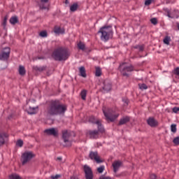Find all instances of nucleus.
Here are the masks:
<instances>
[{"instance_id": "nucleus-3", "label": "nucleus", "mask_w": 179, "mask_h": 179, "mask_svg": "<svg viewBox=\"0 0 179 179\" xmlns=\"http://www.w3.org/2000/svg\"><path fill=\"white\" fill-rule=\"evenodd\" d=\"M98 33H101V40L102 41H108L110 37L113 36V27L111 26L103 27L101 28Z\"/></svg>"}, {"instance_id": "nucleus-27", "label": "nucleus", "mask_w": 179, "mask_h": 179, "mask_svg": "<svg viewBox=\"0 0 179 179\" xmlns=\"http://www.w3.org/2000/svg\"><path fill=\"white\" fill-rule=\"evenodd\" d=\"M70 10L71 12H76V10H78V3H73L70 6Z\"/></svg>"}, {"instance_id": "nucleus-10", "label": "nucleus", "mask_w": 179, "mask_h": 179, "mask_svg": "<svg viewBox=\"0 0 179 179\" xmlns=\"http://www.w3.org/2000/svg\"><path fill=\"white\" fill-rule=\"evenodd\" d=\"M71 136V134L68 131H63L62 137L64 139V143H66V146H71L72 145V142L69 141V137Z\"/></svg>"}, {"instance_id": "nucleus-17", "label": "nucleus", "mask_w": 179, "mask_h": 179, "mask_svg": "<svg viewBox=\"0 0 179 179\" xmlns=\"http://www.w3.org/2000/svg\"><path fill=\"white\" fill-rule=\"evenodd\" d=\"M168 17H171V19L176 18L179 17V11L178 10H175L171 13H168Z\"/></svg>"}, {"instance_id": "nucleus-21", "label": "nucleus", "mask_w": 179, "mask_h": 179, "mask_svg": "<svg viewBox=\"0 0 179 179\" xmlns=\"http://www.w3.org/2000/svg\"><path fill=\"white\" fill-rule=\"evenodd\" d=\"M127 122H129V117L128 116L122 118L119 122V125H124V124H127Z\"/></svg>"}, {"instance_id": "nucleus-42", "label": "nucleus", "mask_w": 179, "mask_h": 179, "mask_svg": "<svg viewBox=\"0 0 179 179\" xmlns=\"http://www.w3.org/2000/svg\"><path fill=\"white\" fill-rule=\"evenodd\" d=\"M173 142V143H175V145H179V137L175 138Z\"/></svg>"}, {"instance_id": "nucleus-13", "label": "nucleus", "mask_w": 179, "mask_h": 179, "mask_svg": "<svg viewBox=\"0 0 179 179\" xmlns=\"http://www.w3.org/2000/svg\"><path fill=\"white\" fill-rule=\"evenodd\" d=\"M44 132L47 135H52V136H57L58 135V131L54 128L45 129Z\"/></svg>"}, {"instance_id": "nucleus-34", "label": "nucleus", "mask_w": 179, "mask_h": 179, "mask_svg": "<svg viewBox=\"0 0 179 179\" xmlns=\"http://www.w3.org/2000/svg\"><path fill=\"white\" fill-rule=\"evenodd\" d=\"M97 125H98V129L99 132H101V133L104 132V127H103V126L101 125V121Z\"/></svg>"}, {"instance_id": "nucleus-33", "label": "nucleus", "mask_w": 179, "mask_h": 179, "mask_svg": "<svg viewBox=\"0 0 179 179\" xmlns=\"http://www.w3.org/2000/svg\"><path fill=\"white\" fill-rule=\"evenodd\" d=\"M45 70V66H36L35 71H38V72H43V71Z\"/></svg>"}, {"instance_id": "nucleus-11", "label": "nucleus", "mask_w": 179, "mask_h": 179, "mask_svg": "<svg viewBox=\"0 0 179 179\" xmlns=\"http://www.w3.org/2000/svg\"><path fill=\"white\" fill-rule=\"evenodd\" d=\"M122 164V162H121V161H115L112 166L113 168V171L114 173H117V171H118V170H120V167H121V165Z\"/></svg>"}, {"instance_id": "nucleus-39", "label": "nucleus", "mask_w": 179, "mask_h": 179, "mask_svg": "<svg viewBox=\"0 0 179 179\" xmlns=\"http://www.w3.org/2000/svg\"><path fill=\"white\" fill-rule=\"evenodd\" d=\"M152 2H153V0H146L145 1V6H149V5L152 4Z\"/></svg>"}, {"instance_id": "nucleus-48", "label": "nucleus", "mask_w": 179, "mask_h": 179, "mask_svg": "<svg viewBox=\"0 0 179 179\" xmlns=\"http://www.w3.org/2000/svg\"><path fill=\"white\" fill-rule=\"evenodd\" d=\"M100 179H111V178L106 176V177L100 178Z\"/></svg>"}, {"instance_id": "nucleus-7", "label": "nucleus", "mask_w": 179, "mask_h": 179, "mask_svg": "<svg viewBox=\"0 0 179 179\" xmlns=\"http://www.w3.org/2000/svg\"><path fill=\"white\" fill-rule=\"evenodd\" d=\"M10 55V49L9 48H5L0 53V60L6 61Z\"/></svg>"}, {"instance_id": "nucleus-28", "label": "nucleus", "mask_w": 179, "mask_h": 179, "mask_svg": "<svg viewBox=\"0 0 179 179\" xmlns=\"http://www.w3.org/2000/svg\"><path fill=\"white\" fill-rule=\"evenodd\" d=\"M17 22H18L17 17H12L10 19V23H11V24H16Z\"/></svg>"}, {"instance_id": "nucleus-9", "label": "nucleus", "mask_w": 179, "mask_h": 179, "mask_svg": "<svg viewBox=\"0 0 179 179\" xmlns=\"http://www.w3.org/2000/svg\"><path fill=\"white\" fill-rule=\"evenodd\" d=\"M84 173L85 174L86 179H93V171L89 166H84Z\"/></svg>"}, {"instance_id": "nucleus-18", "label": "nucleus", "mask_w": 179, "mask_h": 179, "mask_svg": "<svg viewBox=\"0 0 179 179\" xmlns=\"http://www.w3.org/2000/svg\"><path fill=\"white\" fill-rule=\"evenodd\" d=\"M147 122L150 127H157V122L153 117H149L147 120Z\"/></svg>"}, {"instance_id": "nucleus-19", "label": "nucleus", "mask_w": 179, "mask_h": 179, "mask_svg": "<svg viewBox=\"0 0 179 179\" xmlns=\"http://www.w3.org/2000/svg\"><path fill=\"white\" fill-rule=\"evenodd\" d=\"M53 30L55 34H64L65 33V29L58 26H55Z\"/></svg>"}, {"instance_id": "nucleus-46", "label": "nucleus", "mask_w": 179, "mask_h": 179, "mask_svg": "<svg viewBox=\"0 0 179 179\" xmlns=\"http://www.w3.org/2000/svg\"><path fill=\"white\" fill-rule=\"evenodd\" d=\"M8 20V17H5L3 21V25L6 26V22Z\"/></svg>"}, {"instance_id": "nucleus-8", "label": "nucleus", "mask_w": 179, "mask_h": 179, "mask_svg": "<svg viewBox=\"0 0 179 179\" xmlns=\"http://www.w3.org/2000/svg\"><path fill=\"white\" fill-rule=\"evenodd\" d=\"M89 157L90 159H91V160H94V162H96V163H98V164L100 163H103V160L100 159V156L99 155V153L97 152L91 151L90 152Z\"/></svg>"}, {"instance_id": "nucleus-24", "label": "nucleus", "mask_w": 179, "mask_h": 179, "mask_svg": "<svg viewBox=\"0 0 179 179\" xmlns=\"http://www.w3.org/2000/svg\"><path fill=\"white\" fill-rule=\"evenodd\" d=\"M28 114H30L31 115L33 114H37V108L30 107L28 111Z\"/></svg>"}, {"instance_id": "nucleus-29", "label": "nucleus", "mask_w": 179, "mask_h": 179, "mask_svg": "<svg viewBox=\"0 0 179 179\" xmlns=\"http://www.w3.org/2000/svg\"><path fill=\"white\" fill-rule=\"evenodd\" d=\"M95 76H101V69L100 67H96Z\"/></svg>"}, {"instance_id": "nucleus-38", "label": "nucleus", "mask_w": 179, "mask_h": 179, "mask_svg": "<svg viewBox=\"0 0 179 179\" xmlns=\"http://www.w3.org/2000/svg\"><path fill=\"white\" fill-rule=\"evenodd\" d=\"M17 146H20V148H22L23 146V141L18 140L16 143Z\"/></svg>"}, {"instance_id": "nucleus-22", "label": "nucleus", "mask_w": 179, "mask_h": 179, "mask_svg": "<svg viewBox=\"0 0 179 179\" xmlns=\"http://www.w3.org/2000/svg\"><path fill=\"white\" fill-rule=\"evenodd\" d=\"M79 72L80 76H82L83 78H86V69L84 66H81L79 68Z\"/></svg>"}, {"instance_id": "nucleus-23", "label": "nucleus", "mask_w": 179, "mask_h": 179, "mask_svg": "<svg viewBox=\"0 0 179 179\" xmlns=\"http://www.w3.org/2000/svg\"><path fill=\"white\" fill-rule=\"evenodd\" d=\"M8 179H22V177H20L17 173H13L9 176Z\"/></svg>"}, {"instance_id": "nucleus-14", "label": "nucleus", "mask_w": 179, "mask_h": 179, "mask_svg": "<svg viewBox=\"0 0 179 179\" xmlns=\"http://www.w3.org/2000/svg\"><path fill=\"white\" fill-rule=\"evenodd\" d=\"M87 134L89 135L90 138H91V139H96L99 138V131L97 130L89 131Z\"/></svg>"}, {"instance_id": "nucleus-26", "label": "nucleus", "mask_w": 179, "mask_h": 179, "mask_svg": "<svg viewBox=\"0 0 179 179\" xmlns=\"http://www.w3.org/2000/svg\"><path fill=\"white\" fill-rule=\"evenodd\" d=\"M19 73L20 75H25L26 74V69H24V67L22 66H20L19 67Z\"/></svg>"}, {"instance_id": "nucleus-37", "label": "nucleus", "mask_w": 179, "mask_h": 179, "mask_svg": "<svg viewBox=\"0 0 179 179\" xmlns=\"http://www.w3.org/2000/svg\"><path fill=\"white\" fill-rule=\"evenodd\" d=\"M39 36L41 37H47V31H41L39 34Z\"/></svg>"}, {"instance_id": "nucleus-43", "label": "nucleus", "mask_w": 179, "mask_h": 179, "mask_svg": "<svg viewBox=\"0 0 179 179\" xmlns=\"http://www.w3.org/2000/svg\"><path fill=\"white\" fill-rule=\"evenodd\" d=\"M173 112L177 114V113H179V108L178 107H174L173 108Z\"/></svg>"}, {"instance_id": "nucleus-40", "label": "nucleus", "mask_w": 179, "mask_h": 179, "mask_svg": "<svg viewBox=\"0 0 179 179\" xmlns=\"http://www.w3.org/2000/svg\"><path fill=\"white\" fill-rule=\"evenodd\" d=\"M150 22L152 24H155V25L157 24V19L156 18H152L150 20Z\"/></svg>"}, {"instance_id": "nucleus-36", "label": "nucleus", "mask_w": 179, "mask_h": 179, "mask_svg": "<svg viewBox=\"0 0 179 179\" xmlns=\"http://www.w3.org/2000/svg\"><path fill=\"white\" fill-rule=\"evenodd\" d=\"M105 169H106V167L104 166H101L100 167L97 168V171H98V173L101 174V173H103V171H104Z\"/></svg>"}, {"instance_id": "nucleus-16", "label": "nucleus", "mask_w": 179, "mask_h": 179, "mask_svg": "<svg viewBox=\"0 0 179 179\" xmlns=\"http://www.w3.org/2000/svg\"><path fill=\"white\" fill-rule=\"evenodd\" d=\"M103 90H104V92H110L111 90V83H110L108 80L103 82Z\"/></svg>"}, {"instance_id": "nucleus-35", "label": "nucleus", "mask_w": 179, "mask_h": 179, "mask_svg": "<svg viewBox=\"0 0 179 179\" xmlns=\"http://www.w3.org/2000/svg\"><path fill=\"white\" fill-rule=\"evenodd\" d=\"M164 44H166V45H169L170 44V37L166 36L164 38Z\"/></svg>"}, {"instance_id": "nucleus-15", "label": "nucleus", "mask_w": 179, "mask_h": 179, "mask_svg": "<svg viewBox=\"0 0 179 179\" xmlns=\"http://www.w3.org/2000/svg\"><path fill=\"white\" fill-rule=\"evenodd\" d=\"M8 141V134L6 133H0V145H4Z\"/></svg>"}, {"instance_id": "nucleus-12", "label": "nucleus", "mask_w": 179, "mask_h": 179, "mask_svg": "<svg viewBox=\"0 0 179 179\" xmlns=\"http://www.w3.org/2000/svg\"><path fill=\"white\" fill-rule=\"evenodd\" d=\"M49 6L48 0H41L39 3L40 9H48Z\"/></svg>"}, {"instance_id": "nucleus-31", "label": "nucleus", "mask_w": 179, "mask_h": 179, "mask_svg": "<svg viewBox=\"0 0 179 179\" xmlns=\"http://www.w3.org/2000/svg\"><path fill=\"white\" fill-rule=\"evenodd\" d=\"M171 132H173V134H176L177 132V124H171Z\"/></svg>"}, {"instance_id": "nucleus-51", "label": "nucleus", "mask_w": 179, "mask_h": 179, "mask_svg": "<svg viewBox=\"0 0 179 179\" xmlns=\"http://www.w3.org/2000/svg\"><path fill=\"white\" fill-rule=\"evenodd\" d=\"M178 30H179V24H178Z\"/></svg>"}, {"instance_id": "nucleus-50", "label": "nucleus", "mask_w": 179, "mask_h": 179, "mask_svg": "<svg viewBox=\"0 0 179 179\" xmlns=\"http://www.w3.org/2000/svg\"><path fill=\"white\" fill-rule=\"evenodd\" d=\"M70 179H77L75 176H71Z\"/></svg>"}, {"instance_id": "nucleus-32", "label": "nucleus", "mask_w": 179, "mask_h": 179, "mask_svg": "<svg viewBox=\"0 0 179 179\" xmlns=\"http://www.w3.org/2000/svg\"><path fill=\"white\" fill-rule=\"evenodd\" d=\"M78 47L79 50H82L83 51L85 50V43L80 42L78 43Z\"/></svg>"}, {"instance_id": "nucleus-4", "label": "nucleus", "mask_w": 179, "mask_h": 179, "mask_svg": "<svg viewBox=\"0 0 179 179\" xmlns=\"http://www.w3.org/2000/svg\"><path fill=\"white\" fill-rule=\"evenodd\" d=\"M119 69L122 75H123V76H127V77L129 76V73H131V72H133V71L135 70V69H134V66L128 63L121 64L119 66Z\"/></svg>"}, {"instance_id": "nucleus-45", "label": "nucleus", "mask_w": 179, "mask_h": 179, "mask_svg": "<svg viewBox=\"0 0 179 179\" xmlns=\"http://www.w3.org/2000/svg\"><path fill=\"white\" fill-rule=\"evenodd\" d=\"M59 177H61V176H59V175H56V176H51V178H52V179H58V178H59Z\"/></svg>"}, {"instance_id": "nucleus-44", "label": "nucleus", "mask_w": 179, "mask_h": 179, "mask_svg": "<svg viewBox=\"0 0 179 179\" xmlns=\"http://www.w3.org/2000/svg\"><path fill=\"white\" fill-rule=\"evenodd\" d=\"M137 48H138L139 51H143V50H145V47L143 45H139Z\"/></svg>"}, {"instance_id": "nucleus-6", "label": "nucleus", "mask_w": 179, "mask_h": 179, "mask_svg": "<svg viewBox=\"0 0 179 179\" xmlns=\"http://www.w3.org/2000/svg\"><path fill=\"white\" fill-rule=\"evenodd\" d=\"M34 157V154L31 152H25L22 155V164H26L28 162H30L31 159Z\"/></svg>"}, {"instance_id": "nucleus-30", "label": "nucleus", "mask_w": 179, "mask_h": 179, "mask_svg": "<svg viewBox=\"0 0 179 179\" xmlns=\"http://www.w3.org/2000/svg\"><path fill=\"white\" fill-rule=\"evenodd\" d=\"M138 87L141 90H146L148 89V85L145 83L138 84Z\"/></svg>"}, {"instance_id": "nucleus-47", "label": "nucleus", "mask_w": 179, "mask_h": 179, "mask_svg": "<svg viewBox=\"0 0 179 179\" xmlns=\"http://www.w3.org/2000/svg\"><path fill=\"white\" fill-rule=\"evenodd\" d=\"M150 178L151 179H156L157 176H156L155 174H151L150 176Z\"/></svg>"}, {"instance_id": "nucleus-49", "label": "nucleus", "mask_w": 179, "mask_h": 179, "mask_svg": "<svg viewBox=\"0 0 179 179\" xmlns=\"http://www.w3.org/2000/svg\"><path fill=\"white\" fill-rule=\"evenodd\" d=\"M57 160L61 161V160H62V157H58L57 158Z\"/></svg>"}, {"instance_id": "nucleus-41", "label": "nucleus", "mask_w": 179, "mask_h": 179, "mask_svg": "<svg viewBox=\"0 0 179 179\" xmlns=\"http://www.w3.org/2000/svg\"><path fill=\"white\" fill-rule=\"evenodd\" d=\"M174 75H177V76H179V67H177L173 70Z\"/></svg>"}, {"instance_id": "nucleus-20", "label": "nucleus", "mask_w": 179, "mask_h": 179, "mask_svg": "<svg viewBox=\"0 0 179 179\" xmlns=\"http://www.w3.org/2000/svg\"><path fill=\"white\" fill-rule=\"evenodd\" d=\"M89 121L90 122H92V124H96L97 125L100 124V122L101 120L96 119V117H94V116H91L89 119Z\"/></svg>"}, {"instance_id": "nucleus-5", "label": "nucleus", "mask_w": 179, "mask_h": 179, "mask_svg": "<svg viewBox=\"0 0 179 179\" xmlns=\"http://www.w3.org/2000/svg\"><path fill=\"white\" fill-rule=\"evenodd\" d=\"M103 113L107 120V121H110V122H113L115 120H117L118 118V115H120L118 113L115 112V110H113V109H108V112H106V108H103Z\"/></svg>"}, {"instance_id": "nucleus-25", "label": "nucleus", "mask_w": 179, "mask_h": 179, "mask_svg": "<svg viewBox=\"0 0 179 179\" xmlns=\"http://www.w3.org/2000/svg\"><path fill=\"white\" fill-rule=\"evenodd\" d=\"M87 94V91L86 90H83L80 92L81 99L83 100H86V96Z\"/></svg>"}, {"instance_id": "nucleus-2", "label": "nucleus", "mask_w": 179, "mask_h": 179, "mask_svg": "<svg viewBox=\"0 0 179 179\" xmlns=\"http://www.w3.org/2000/svg\"><path fill=\"white\" fill-rule=\"evenodd\" d=\"M70 55L69 50L64 47H59L55 49L52 54V57L55 61H66Z\"/></svg>"}, {"instance_id": "nucleus-1", "label": "nucleus", "mask_w": 179, "mask_h": 179, "mask_svg": "<svg viewBox=\"0 0 179 179\" xmlns=\"http://www.w3.org/2000/svg\"><path fill=\"white\" fill-rule=\"evenodd\" d=\"M66 111V105L62 103L59 101H51L47 108L49 115H62Z\"/></svg>"}]
</instances>
